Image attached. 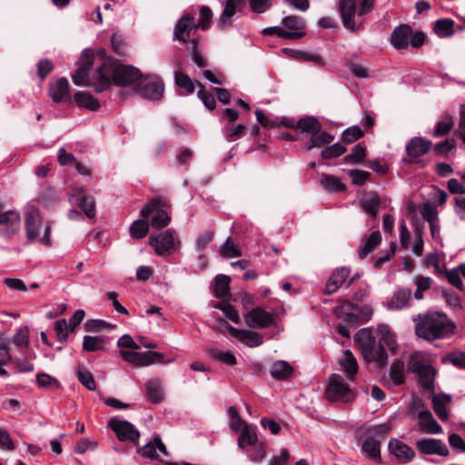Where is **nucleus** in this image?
<instances>
[{
	"mask_svg": "<svg viewBox=\"0 0 465 465\" xmlns=\"http://www.w3.org/2000/svg\"><path fill=\"white\" fill-rule=\"evenodd\" d=\"M74 102L81 108L96 111L100 108V103L87 92H76L74 95Z\"/></svg>",
	"mask_w": 465,
	"mask_h": 465,
	"instance_id": "33",
	"label": "nucleus"
},
{
	"mask_svg": "<svg viewBox=\"0 0 465 465\" xmlns=\"http://www.w3.org/2000/svg\"><path fill=\"white\" fill-rule=\"evenodd\" d=\"M388 447L390 452L402 463H408L415 457L414 450L400 440L391 439Z\"/></svg>",
	"mask_w": 465,
	"mask_h": 465,
	"instance_id": "18",
	"label": "nucleus"
},
{
	"mask_svg": "<svg viewBox=\"0 0 465 465\" xmlns=\"http://www.w3.org/2000/svg\"><path fill=\"white\" fill-rule=\"evenodd\" d=\"M244 320L251 328L264 329L274 322V315L261 307H256L244 314Z\"/></svg>",
	"mask_w": 465,
	"mask_h": 465,
	"instance_id": "12",
	"label": "nucleus"
},
{
	"mask_svg": "<svg viewBox=\"0 0 465 465\" xmlns=\"http://www.w3.org/2000/svg\"><path fill=\"white\" fill-rule=\"evenodd\" d=\"M381 201L376 193H368L361 200V208L370 215L376 216Z\"/></svg>",
	"mask_w": 465,
	"mask_h": 465,
	"instance_id": "40",
	"label": "nucleus"
},
{
	"mask_svg": "<svg viewBox=\"0 0 465 465\" xmlns=\"http://www.w3.org/2000/svg\"><path fill=\"white\" fill-rule=\"evenodd\" d=\"M413 322L415 334L427 341L445 339L455 330L454 323L442 312L418 314Z\"/></svg>",
	"mask_w": 465,
	"mask_h": 465,
	"instance_id": "2",
	"label": "nucleus"
},
{
	"mask_svg": "<svg viewBox=\"0 0 465 465\" xmlns=\"http://www.w3.org/2000/svg\"><path fill=\"white\" fill-rule=\"evenodd\" d=\"M431 142L422 137L412 138L406 145V152L411 158L410 162L416 163L418 158L428 153L431 147Z\"/></svg>",
	"mask_w": 465,
	"mask_h": 465,
	"instance_id": "17",
	"label": "nucleus"
},
{
	"mask_svg": "<svg viewBox=\"0 0 465 465\" xmlns=\"http://www.w3.org/2000/svg\"><path fill=\"white\" fill-rule=\"evenodd\" d=\"M29 328L20 327L13 337V342L18 349H26L29 346Z\"/></svg>",
	"mask_w": 465,
	"mask_h": 465,
	"instance_id": "49",
	"label": "nucleus"
},
{
	"mask_svg": "<svg viewBox=\"0 0 465 465\" xmlns=\"http://www.w3.org/2000/svg\"><path fill=\"white\" fill-rule=\"evenodd\" d=\"M390 378L394 385L400 386L405 381V364L401 360H396L391 364Z\"/></svg>",
	"mask_w": 465,
	"mask_h": 465,
	"instance_id": "41",
	"label": "nucleus"
},
{
	"mask_svg": "<svg viewBox=\"0 0 465 465\" xmlns=\"http://www.w3.org/2000/svg\"><path fill=\"white\" fill-rule=\"evenodd\" d=\"M363 136V132L359 126H351L342 133V141L346 143H351Z\"/></svg>",
	"mask_w": 465,
	"mask_h": 465,
	"instance_id": "63",
	"label": "nucleus"
},
{
	"mask_svg": "<svg viewBox=\"0 0 465 465\" xmlns=\"http://www.w3.org/2000/svg\"><path fill=\"white\" fill-rule=\"evenodd\" d=\"M282 28L285 32L296 33L299 39L305 35L304 21L302 17L296 15L286 16L282 21Z\"/></svg>",
	"mask_w": 465,
	"mask_h": 465,
	"instance_id": "29",
	"label": "nucleus"
},
{
	"mask_svg": "<svg viewBox=\"0 0 465 465\" xmlns=\"http://www.w3.org/2000/svg\"><path fill=\"white\" fill-rule=\"evenodd\" d=\"M174 80L177 86L183 89L186 94H193L197 85V83L195 84L187 74L179 71L174 73Z\"/></svg>",
	"mask_w": 465,
	"mask_h": 465,
	"instance_id": "44",
	"label": "nucleus"
},
{
	"mask_svg": "<svg viewBox=\"0 0 465 465\" xmlns=\"http://www.w3.org/2000/svg\"><path fill=\"white\" fill-rule=\"evenodd\" d=\"M417 375L424 391H434V379L436 375V370L431 365L418 372Z\"/></svg>",
	"mask_w": 465,
	"mask_h": 465,
	"instance_id": "36",
	"label": "nucleus"
},
{
	"mask_svg": "<svg viewBox=\"0 0 465 465\" xmlns=\"http://www.w3.org/2000/svg\"><path fill=\"white\" fill-rule=\"evenodd\" d=\"M194 17L190 15H183L174 27V39L182 43H187L190 40V34L194 28Z\"/></svg>",
	"mask_w": 465,
	"mask_h": 465,
	"instance_id": "19",
	"label": "nucleus"
},
{
	"mask_svg": "<svg viewBox=\"0 0 465 465\" xmlns=\"http://www.w3.org/2000/svg\"><path fill=\"white\" fill-rule=\"evenodd\" d=\"M121 357L130 364L145 367L154 363L167 364L172 362L171 360H165L163 353L157 351L138 352L135 351H120Z\"/></svg>",
	"mask_w": 465,
	"mask_h": 465,
	"instance_id": "6",
	"label": "nucleus"
},
{
	"mask_svg": "<svg viewBox=\"0 0 465 465\" xmlns=\"http://www.w3.org/2000/svg\"><path fill=\"white\" fill-rule=\"evenodd\" d=\"M415 446L422 455L435 454L442 457L449 455V450L441 440L423 438L417 440Z\"/></svg>",
	"mask_w": 465,
	"mask_h": 465,
	"instance_id": "14",
	"label": "nucleus"
},
{
	"mask_svg": "<svg viewBox=\"0 0 465 465\" xmlns=\"http://www.w3.org/2000/svg\"><path fill=\"white\" fill-rule=\"evenodd\" d=\"M94 55L88 51L81 55V65L72 75L73 82L78 86H93L94 91L101 93L106 90L112 80L116 85L127 86L140 80V72L130 65L116 64L110 60H104L95 72L89 75Z\"/></svg>",
	"mask_w": 465,
	"mask_h": 465,
	"instance_id": "1",
	"label": "nucleus"
},
{
	"mask_svg": "<svg viewBox=\"0 0 465 465\" xmlns=\"http://www.w3.org/2000/svg\"><path fill=\"white\" fill-rule=\"evenodd\" d=\"M148 243L158 255H165L173 252L179 245L180 241L175 239L174 232L168 229L158 234H152Z\"/></svg>",
	"mask_w": 465,
	"mask_h": 465,
	"instance_id": "8",
	"label": "nucleus"
},
{
	"mask_svg": "<svg viewBox=\"0 0 465 465\" xmlns=\"http://www.w3.org/2000/svg\"><path fill=\"white\" fill-rule=\"evenodd\" d=\"M197 85L200 87L198 91V97L201 99V101L203 103V104L210 110H213L215 108L216 102L215 98L213 94L206 91L203 84L200 83H197Z\"/></svg>",
	"mask_w": 465,
	"mask_h": 465,
	"instance_id": "62",
	"label": "nucleus"
},
{
	"mask_svg": "<svg viewBox=\"0 0 465 465\" xmlns=\"http://www.w3.org/2000/svg\"><path fill=\"white\" fill-rule=\"evenodd\" d=\"M430 365L427 356L421 352H414L409 357L408 366L413 373L417 374Z\"/></svg>",
	"mask_w": 465,
	"mask_h": 465,
	"instance_id": "38",
	"label": "nucleus"
},
{
	"mask_svg": "<svg viewBox=\"0 0 465 465\" xmlns=\"http://www.w3.org/2000/svg\"><path fill=\"white\" fill-rule=\"evenodd\" d=\"M238 438V447L244 449L246 445H254L258 442V436L255 430L251 425H246L240 430Z\"/></svg>",
	"mask_w": 465,
	"mask_h": 465,
	"instance_id": "35",
	"label": "nucleus"
},
{
	"mask_svg": "<svg viewBox=\"0 0 465 465\" xmlns=\"http://www.w3.org/2000/svg\"><path fill=\"white\" fill-rule=\"evenodd\" d=\"M148 398L153 403H158L163 399L162 383L159 379H152L146 382Z\"/></svg>",
	"mask_w": 465,
	"mask_h": 465,
	"instance_id": "37",
	"label": "nucleus"
},
{
	"mask_svg": "<svg viewBox=\"0 0 465 465\" xmlns=\"http://www.w3.org/2000/svg\"><path fill=\"white\" fill-rule=\"evenodd\" d=\"M377 331L380 336V343L382 347L387 346L391 353H396L398 344L395 335L391 332L390 328L387 325H379Z\"/></svg>",
	"mask_w": 465,
	"mask_h": 465,
	"instance_id": "32",
	"label": "nucleus"
},
{
	"mask_svg": "<svg viewBox=\"0 0 465 465\" xmlns=\"http://www.w3.org/2000/svg\"><path fill=\"white\" fill-rule=\"evenodd\" d=\"M453 126L452 118L449 114H445L441 120L437 124L433 135L440 137L447 134Z\"/></svg>",
	"mask_w": 465,
	"mask_h": 465,
	"instance_id": "57",
	"label": "nucleus"
},
{
	"mask_svg": "<svg viewBox=\"0 0 465 465\" xmlns=\"http://www.w3.org/2000/svg\"><path fill=\"white\" fill-rule=\"evenodd\" d=\"M21 225V219L18 213L7 211L0 214V236L10 238L15 234Z\"/></svg>",
	"mask_w": 465,
	"mask_h": 465,
	"instance_id": "15",
	"label": "nucleus"
},
{
	"mask_svg": "<svg viewBox=\"0 0 465 465\" xmlns=\"http://www.w3.org/2000/svg\"><path fill=\"white\" fill-rule=\"evenodd\" d=\"M212 358L215 361H219L226 365L233 366L237 363L236 357L232 351H223L217 349L210 350Z\"/></svg>",
	"mask_w": 465,
	"mask_h": 465,
	"instance_id": "47",
	"label": "nucleus"
},
{
	"mask_svg": "<svg viewBox=\"0 0 465 465\" xmlns=\"http://www.w3.org/2000/svg\"><path fill=\"white\" fill-rule=\"evenodd\" d=\"M158 451L163 453L164 456L168 455L166 447L158 435L155 436L152 441H149L143 447L137 449V453L140 456L151 460H154L159 457Z\"/></svg>",
	"mask_w": 465,
	"mask_h": 465,
	"instance_id": "20",
	"label": "nucleus"
},
{
	"mask_svg": "<svg viewBox=\"0 0 465 465\" xmlns=\"http://www.w3.org/2000/svg\"><path fill=\"white\" fill-rule=\"evenodd\" d=\"M349 269L342 267L337 269L330 277L326 284V292L329 294L335 292L349 277Z\"/></svg>",
	"mask_w": 465,
	"mask_h": 465,
	"instance_id": "28",
	"label": "nucleus"
},
{
	"mask_svg": "<svg viewBox=\"0 0 465 465\" xmlns=\"http://www.w3.org/2000/svg\"><path fill=\"white\" fill-rule=\"evenodd\" d=\"M381 242V234L379 231L372 232L371 235L363 241L359 250L360 258H364L377 248Z\"/></svg>",
	"mask_w": 465,
	"mask_h": 465,
	"instance_id": "34",
	"label": "nucleus"
},
{
	"mask_svg": "<svg viewBox=\"0 0 465 465\" xmlns=\"http://www.w3.org/2000/svg\"><path fill=\"white\" fill-rule=\"evenodd\" d=\"M325 395L331 402L349 403L355 399L354 391L339 374H332L329 377V384L325 391Z\"/></svg>",
	"mask_w": 465,
	"mask_h": 465,
	"instance_id": "5",
	"label": "nucleus"
},
{
	"mask_svg": "<svg viewBox=\"0 0 465 465\" xmlns=\"http://www.w3.org/2000/svg\"><path fill=\"white\" fill-rule=\"evenodd\" d=\"M333 136L326 132H318L312 135L310 142L307 145L308 149L314 147H320L325 144H329L332 142Z\"/></svg>",
	"mask_w": 465,
	"mask_h": 465,
	"instance_id": "51",
	"label": "nucleus"
},
{
	"mask_svg": "<svg viewBox=\"0 0 465 465\" xmlns=\"http://www.w3.org/2000/svg\"><path fill=\"white\" fill-rule=\"evenodd\" d=\"M163 90L162 79L157 75H149L140 78L136 92L143 98L157 101L163 97Z\"/></svg>",
	"mask_w": 465,
	"mask_h": 465,
	"instance_id": "9",
	"label": "nucleus"
},
{
	"mask_svg": "<svg viewBox=\"0 0 465 465\" xmlns=\"http://www.w3.org/2000/svg\"><path fill=\"white\" fill-rule=\"evenodd\" d=\"M49 94L54 103H61L69 98V82L66 78H60L50 84Z\"/></svg>",
	"mask_w": 465,
	"mask_h": 465,
	"instance_id": "24",
	"label": "nucleus"
},
{
	"mask_svg": "<svg viewBox=\"0 0 465 465\" xmlns=\"http://www.w3.org/2000/svg\"><path fill=\"white\" fill-rule=\"evenodd\" d=\"M215 308L221 310L224 316L232 321L234 323L240 322V316L236 309L228 302L226 301H221L216 305H214Z\"/></svg>",
	"mask_w": 465,
	"mask_h": 465,
	"instance_id": "50",
	"label": "nucleus"
},
{
	"mask_svg": "<svg viewBox=\"0 0 465 465\" xmlns=\"http://www.w3.org/2000/svg\"><path fill=\"white\" fill-rule=\"evenodd\" d=\"M108 425L120 441H131L138 445L140 432L131 422L112 418Z\"/></svg>",
	"mask_w": 465,
	"mask_h": 465,
	"instance_id": "10",
	"label": "nucleus"
},
{
	"mask_svg": "<svg viewBox=\"0 0 465 465\" xmlns=\"http://www.w3.org/2000/svg\"><path fill=\"white\" fill-rule=\"evenodd\" d=\"M77 378H78L79 381L84 387H86L89 391H94L96 389V383H95L94 378L90 371H88L84 369H83V370L80 369L77 371Z\"/></svg>",
	"mask_w": 465,
	"mask_h": 465,
	"instance_id": "59",
	"label": "nucleus"
},
{
	"mask_svg": "<svg viewBox=\"0 0 465 465\" xmlns=\"http://www.w3.org/2000/svg\"><path fill=\"white\" fill-rule=\"evenodd\" d=\"M223 322L228 329L230 334L245 345L249 347H257L263 343V337L259 332L249 330L237 329L229 325L227 322Z\"/></svg>",
	"mask_w": 465,
	"mask_h": 465,
	"instance_id": "16",
	"label": "nucleus"
},
{
	"mask_svg": "<svg viewBox=\"0 0 465 465\" xmlns=\"http://www.w3.org/2000/svg\"><path fill=\"white\" fill-rule=\"evenodd\" d=\"M322 183L325 188L332 192H342L345 190V185L336 176L324 174L322 177Z\"/></svg>",
	"mask_w": 465,
	"mask_h": 465,
	"instance_id": "56",
	"label": "nucleus"
},
{
	"mask_svg": "<svg viewBox=\"0 0 465 465\" xmlns=\"http://www.w3.org/2000/svg\"><path fill=\"white\" fill-rule=\"evenodd\" d=\"M375 0H340L339 11L343 26L351 31L360 30L363 17L371 12Z\"/></svg>",
	"mask_w": 465,
	"mask_h": 465,
	"instance_id": "3",
	"label": "nucleus"
},
{
	"mask_svg": "<svg viewBox=\"0 0 465 465\" xmlns=\"http://www.w3.org/2000/svg\"><path fill=\"white\" fill-rule=\"evenodd\" d=\"M411 36V26L403 24L394 28L391 36V43L396 49H404L410 45Z\"/></svg>",
	"mask_w": 465,
	"mask_h": 465,
	"instance_id": "22",
	"label": "nucleus"
},
{
	"mask_svg": "<svg viewBox=\"0 0 465 465\" xmlns=\"http://www.w3.org/2000/svg\"><path fill=\"white\" fill-rule=\"evenodd\" d=\"M25 228L28 241H37L45 245L50 244L51 226L47 224L45 227L44 234H41L42 222L37 212H30L25 214Z\"/></svg>",
	"mask_w": 465,
	"mask_h": 465,
	"instance_id": "7",
	"label": "nucleus"
},
{
	"mask_svg": "<svg viewBox=\"0 0 465 465\" xmlns=\"http://www.w3.org/2000/svg\"><path fill=\"white\" fill-rule=\"evenodd\" d=\"M346 152V148L341 143L332 144L322 152V156L324 159L336 158L342 155Z\"/></svg>",
	"mask_w": 465,
	"mask_h": 465,
	"instance_id": "64",
	"label": "nucleus"
},
{
	"mask_svg": "<svg viewBox=\"0 0 465 465\" xmlns=\"http://www.w3.org/2000/svg\"><path fill=\"white\" fill-rule=\"evenodd\" d=\"M366 156V148L361 143L356 144L351 153L345 156V161L350 164H358L363 162Z\"/></svg>",
	"mask_w": 465,
	"mask_h": 465,
	"instance_id": "53",
	"label": "nucleus"
},
{
	"mask_svg": "<svg viewBox=\"0 0 465 465\" xmlns=\"http://www.w3.org/2000/svg\"><path fill=\"white\" fill-rule=\"evenodd\" d=\"M362 450L375 461L381 460V443L372 437L367 438L362 444Z\"/></svg>",
	"mask_w": 465,
	"mask_h": 465,
	"instance_id": "39",
	"label": "nucleus"
},
{
	"mask_svg": "<svg viewBox=\"0 0 465 465\" xmlns=\"http://www.w3.org/2000/svg\"><path fill=\"white\" fill-rule=\"evenodd\" d=\"M411 290L410 288H400L388 301L387 306L391 310H401L408 307L411 298Z\"/></svg>",
	"mask_w": 465,
	"mask_h": 465,
	"instance_id": "25",
	"label": "nucleus"
},
{
	"mask_svg": "<svg viewBox=\"0 0 465 465\" xmlns=\"http://www.w3.org/2000/svg\"><path fill=\"white\" fill-rule=\"evenodd\" d=\"M252 449L248 450L249 459L252 462H261L266 455V450L263 442H257L251 445Z\"/></svg>",
	"mask_w": 465,
	"mask_h": 465,
	"instance_id": "58",
	"label": "nucleus"
},
{
	"mask_svg": "<svg viewBox=\"0 0 465 465\" xmlns=\"http://www.w3.org/2000/svg\"><path fill=\"white\" fill-rule=\"evenodd\" d=\"M293 372V368L285 361H277L270 368L271 375L280 381L288 380Z\"/></svg>",
	"mask_w": 465,
	"mask_h": 465,
	"instance_id": "31",
	"label": "nucleus"
},
{
	"mask_svg": "<svg viewBox=\"0 0 465 465\" xmlns=\"http://www.w3.org/2000/svg\"><path fill=\"white\" fill-rule=\"evenodd\" d=\"M69 202L71 204L80 207L89 218L95 216L94 200L93 197L87 196L83 188L72 189L69 194Z\"/></svg>",
	"mask_w": 465,
	"mask_h": 465,
	"instance_id": "13",
	"label": "nucleus"
},
{
	"mask_svg": "<svg viewBox=\"0 0 465 465\" xmlns=\"http://www.w3.org/2000/svg\"><path fill=\"white\" fill-rule=\"evenodd\" d=\"M154 213L151 225L155 229H161L167 226L171 221V216L163 209L162 201L153 199L144 208L141 210L142 217H148Z\"/></svg>",
	"mask_w": 465,
	"mask_h": 465,
	"instance_id": "11",
	"label": "nucleus"
},
{
	"mask_svg": "<svg viewBox=\"0 0 465 465\" xmlns=\"http://www.w3.org/2000/svg\"><path fill=\"white\" fill-rule=\"evenodd\" d=\"M341 370L345 373L347 378L353 381L359 371V365L356 358L351 351L346 350L342 353L341 359L339 361Z\"/></svg>",
	"mask_w": 465,
	"mask_h": 465,
	"instance_id": "26",
	"label": "nucleus"
},
{
	"mask_svg": "<svg viewBox=\"0 0 465 465\" xmlns=\"http://www.w3.org/2000/svg\"><path fill=\"white\" fill-rule=\"evenodd\" d=\"M212 17V10L208 6H202L200 9V19L198 23L194 25V28L206 30L210 25Z\"/></svg>",
	"mask_w": 465,
	"mask_h": 465,
	"instance_id": "60",
	"label": "nucleus"
},
{
	"mask_svg": "<svg viewBox=\"0 0 465 465\" xmlns=\"http://www.w3.org/2000/svg\"><path fill=\"white\" fill-rule=\"evenodd\" d=\"M452 401V398L450 394L440 393L434 394L431 399L432 407L440 420L446 421L449 420V411L447 406Z\"/></svg>",
	"mask_w": 465,
	"mask_h": 465,
	"instance_id": "23",
	"label": "nucleus"
},
{
	"mask_svg": "<svg viewBox=\"0 0 465 465\" xmlns=\"http://www.w3.org/2000/svg\"><path fill=\"white\" fill-rule=\"evenodd\" d=\"M357 311L358 306L348 301L341 302L333 309V312L338 318H341L350 323L358 322L359 315L356 313Z\"/></svg>",
	"mask_w": 465,
	"mask_h": 465,
	"instance_id": "27",
	"label": "nucleus"
},
{
	"mask_svg": "<svg viewBox=\"0 0 465 465\" xmlns=\"http://www.w3.org/2000/svg\"><path fill=\"white\" fill-rule=\"evenodd\" d=\"M246 126L242 124L228 123L225 126V132L232 140H236L245 133Z\"/></svg>",
	"mask_w": 465,
	"mask_h": 465,
	"instance_id": "61",
	"label": "nucleus"
},
{
	"mask_svg": "<svg viewBox=\"0 0 465 465\" xmlns=\"http://www.w3.org/2000/svg\"><path fill=\"white\" fill-rule=\"evenodd\" d=\"M149 231V223L144 220H136L130 226L129 232L133 238L142 239Z\"/></svg>",
	"mask_w": 465,
	"mask_h": 465,
	"instance_id": "52",
	"label": "nucleus"
},
{
	"mask_svg": "<svg viewBox=\"0 0 465 465\" xmlns=\"http://www.w3.org/2000/svg\"><path fill=\"white\" fill-rule=\"evenodd\" d=\"M228 415L230 418L229 426L233 431L238 432L241 429L247 425V422L241 418L235 407L231 406L228 409Z\"/></svg>",
	"mask_w": 465,
	"mask_h": 465,
	"instance_id": "54",
	"label": "nucleus"
},
{
	"mask_svg": "<svg viewBox=\"0 0 465 465\" xmlns=\"http://www.w3.org/2000/svg\"><path fill=\"white\" fill-rule=\"evenodd\" d=\"M36 383L42 389L55 391L61 387L59 381L46 373L36 375Z\"/></svg>",
	"mask_w": 465,
	"mask_h": 465,
	"instance_id": "48",
	"label": "nucleus"
},
{
	"mask_svg": "<svg viewBox=\"0 0 465 465\" xmlns=\"http://www.w3.org/2000/svg\"><path fill=\"white\" fill-rule=\"evenodd\" d=\"M242 3L243 0H226L219 23V27L221 29H224L231 25V18L235 15L237 9L242 5Z\"/></svg>",
	"mask_w": 465,
	"mask_h": 465,
	"instance_id": "30",
	"label": "nucleus"
},
{
	"mask_svg": "<svg viewBox=\"0 0 465 465\" xmlns=\"http://www.w3.org/2000/svg\"><path fill=\"white\" fill-rule=\"evenodd\" d=\"M419 426L420 430L429 434H440L442 432L441 426L434 419L429 410H421L418 412Z\"/></svg>",
	"mask_w": 465,
	"mask_h": 465,
	"instance_id": "21",
	"label": "nucleus"
},
{
	"mask_svg": "<svg viewBox=\"0 0 465 465\" xmlns=\"http://www.w3.org/2000/svg\"><path fill=\"white\" fill-rule=\"evenodd\" d=\"M230 282L231 279L227 275L220 274L216 276L213 288L214 295L218 298L228 296L230 294Z\"/></svg>",
	"mask_w": 465,
	"mask_h": 465,
	"instance_id": "43",
	"label": "nucleus"
},
{
	"mask_svg": "<svg viewBox=\"0 0 465 465\" xmlns=\"http://www.w3.org/2000/svg\"><path fill=\"white\" fill-rule=\"evenodd\" d=\"M356 344L361 351L364 360L368 362H376L378 366L383 367L388 362V355L370 329H362L355 335Z\"/></svg>",
	"mask_w": 465,
	"mask_h": 465,
	"instance_id": "4",
	"label": "nucleus"
},
{
	"mask_svg": "<svg viewBox=\"0 0 465 465\" xmlns=\"http://www.w3.org/2000/svg\"><path fill=\"white\" fill-rule=\"evenodd\" d=\"M219 253L222 257L229 259L242 256V252L237 243L232 237H228L224 243L219 248Z\"/></svg>",
	"mask_w": 465,
	"mask_h": 465,
	"instance_id": "42",
	"label": "nucleus"
},
{
	"mask_svg": "<svg viewBox=\"0 0 465 465\" xmlns=\"http://www.w3.org/2000/svg\"><path fill=\"white\" fill-rule=\"evenodd\" d=\"M434 31L440 37H449L454 34V22L450 19H440L435 23Z\"/></svg>",
	"mask_w": 465,
	"mask_h": 465,
	"instance_id": "46",
	"label": "nucleus"
},
{
	"mask_svg": "<svg viewBox=\"0 0 465 465\" xmlns=\"http://www.w3.org/2000/svg\"><path fill=\"white\" fill-rule=\"evenodd\" d=\"M297 127L312 135L321 131L322 124L316 118L308 116L301 119L297 123Z\"/></svg>",
	"mask_w": 465,
	"mask_h": 465,
	"instance_id": "45",
	"label": "nucleus"
},
{
	"mask_svg": "<svg viewBox=\"0 0 465 465\" xmlns=\"http://www.w3.org/2000/svg\"><path fill=\"white\" fill-rule=\"evenodd\" d=\"M104 346V340L100 337L85 335L83 341V350L85 351H95L102 350Z\"/></svg>",
	"mask_w": 465,
	"mask_h": 465,
	"instance_id": "55",
	"label": "nucleus"
}]
</instances>
